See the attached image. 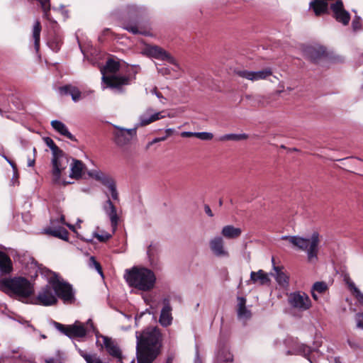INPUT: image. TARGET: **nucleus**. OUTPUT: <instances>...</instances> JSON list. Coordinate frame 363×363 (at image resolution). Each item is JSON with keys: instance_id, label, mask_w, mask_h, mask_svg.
Wrapping results in <instances>:
<instances>
[{"instance_id": "f257e3e1", "label": "nucleus", "mask_w": 363, "mask_h": 363, "mask_svg": "<svg viewBox=\"0 0 363 363\" xmlns=\"http://www.w3.org/2000/svg\"><path fill=\"white\" fill-rule=\"evenodd\" d=\"M138 363H152L160 353L162 334L156 327L147 328L136 333Z\"/></svg>"}, {"instance_id": "f03ea898", "label": "nucleus", "mask_w": 363, "mask_h": 363, "mask_svg": "<svg viewBox=\"0 0 363 363\" xmlns=\"http://www.w3.org/2000/svg\"><path fill=\"white\" fill-rule=\"evenodd\" d=\"M0 291L11 298L26 303L34 294V286L26 278L15 277L0 279Z\"/></svg>"}, {"instance_id": "7ed1b4c3", "label": "nucleus", "mask_w": 363, "mask_h": 363, "mask_svg": "<svg viewBox=\"0 0 363 363\" xmlns=\"http://www.w3.org/2000/svg\"><path fill=\"white\" fill-rule=\"evenodd\" d=\"M124 279L130 286L143 291L152 289L156 282L154 272L145 267H133L126 269Z\"/></svg>"}, {"instance_id": "20e7f679", "label": "nucleus", "mask_w": 363, "mask_h": 363, "mask_svg": "<svg viewBox=\"0 0 363 363\" xmlns=\"http://www.w3.org/2000/svg\"><path fill=\"white\" fill-rule=\"evenodd\" d=\"M281 240H288L294 247L299 250L306 252L308 262L318 260V245L320 244V234L314 231L310 238L298 235H284Z\"/></svg>"}, {"instance_id": "39448f33", "label": "nucleus", "mask_w": 363, "mask_h": 363, "mask_svg": "<svg viewBox=\"0 0 363 363\" xmlns=\"http://www.w3.org/2000/svg\"><path fill=\"white\" fill-rule=\"evenodd\" d=\"M44 141L50 148L52 154V182L55 184H58L60 182L62 172L67 168L69 162V158L67 155L55 143L52 138L46 137L44 138Z\"/></svg>"}, {"instance_id": "423d86ee", "label": "nucleus", "mask_w": 363, "mask_h": 363, "mask_svg": "<svg viewBox=\"0 0 363 363\" xmlns=\"http://www.w3.org/2000/svg\"><path fill=\"white\" fill-rule=\"evenodd\" d=\"M57 301L52 283L50 281V284L41 288L37 296L32 298L29 301H26V303L50 306L57 304Z\"/></svg>"}, {"instance_id": "0eeeda50", "label": "nucleus", "mask_w": 363, "mask_h": 363, "mask_svg": "<svg viewBox=\"0 0 363 363\" xmlns=\"http://www.w3.org/2000/svg\"><path fill=\"white\" fill-rule=\"evenodd\" d=\"M55 328L69 338L84 337L86 330L80 322L76 321L73 325H65L60 323L53 322Z\"/></svg>"}, {"instance_id": "6e6552de", "label": "nucleus", "mask_w": 363, "mask_h": 363, "mask_svg": "<svg viewBox=\"0 0 363 363\" xmlns=\"http://www.w3.org/2000/svg\"><path fill=\"white\" fill-rule=\"evenodd\" d=\"M55 296L65 303H72L75 300L72 286L67 282L56 280L52 281Z\"/></svg>"}, {"instance_id": "1a4fd4ad", "label": "nucleus", "mask_w": 363, "mask_h": 363, "mask_svg": "<svg viewBox=\"0 0 363 363\" xmlns=\"http://www.w3.org/2000/svg\"><path fill=\"white\" fill-rule=\"evenodd\" d=\"M288 302L292 308L300 311L308 310L312 305L309 296L302 291L291 293L288 297Z\"/></svg>"}, {"instance_id": "9d476101", "label": "nucleus", "mask_w": 363, "mask_h": 363, "mask_svg": "<svg viewBox=\"0 0 363 363\" xmlns=\"http://www.w3.org/2000/svg\"><path fill=\"white\" fill-rule=\"evenodd\" d=\"M145 52L149 57L167 61L169 63L174 65L177 69H180L177 60L168 52L158 45H147L145 48Z\"/></svg>"}, {"instance_id": "9b49d317", "label": "nucleus", "mask_w": 363, "mask_h": 363, "mask_svg": "<svg viewBox=\"0 0 363 363\" xmlns=\"http://www.w3.org/2000/svg\"><path fill=\"white\" fill-rule=\"evenodd\" d=\"M234 73L240 77L254 82L267 79L273 74V71L271 67H266L255 72L235 69Z\"/></svg>"}, {"instance_id": "f8f14e48", "label": "nucleus", "mask_w": 363, "mask_h": 363, "mask_svg": "<svg viewBox=\"0 0 363 363\" xmlns=\"http://www.w3.org/2000/svg\"><path fill=\"white\" fill-rule=\"evenodd\" d=\"M114 141L118 146H124L128 144L134 136L136 135V128L125 129L115 126Z\"/></svg>"}, {"instance_id": "ddd939ff", "label": "nucleus", "mask_w": 363, "mask_h": 363, "mask_svg": "<svg viewBox=\"0 0 363 363\" xmlns=\"http://www.w3.org/2000/svg\"><path fill=\"white\" fill-rule=\"evenodd\" d=\"M122 28L133 35L140 34L145 36H152L148 25L140 24L135 21L129 20L124 21Z\"/></svg>"}, {"instance_id": "4468645a", "label": "nucleus", "mask_w": 363, "mask_h": 363, "mask_svg": "<svg viewBox=\"0 0 363 363\" xmlns=\"http://www.w3.org/2000/svg\"><path fill=\"white\" fill-rule=\"evenodd\" d=\"M210 248L216 257H228L229 253L224 247V240L221 236H216L209 241Z\"/></svg>"}, {"instance_id": "2eb2a0df", "label": "nucleus", "mask_w": 363, "mask_h": 363, "mask_svg": "<svg viewBox=\"0 0 363 363\" xmlns=\"http://www.w3.org/2000/svg\"><path fill=\"white\" fill-rule=\"evenodd\" d=\"M103 80L111 88L120 89L123 85H127L130 82V78L126 76H109L103 77Z\"/></svg>"}, {"instance_id": "dca6fc26", "label": "nucleus", "mask_w": 363, "mask_h": 363, "mask_svg": "<svg viewBox=\"0 0 363 363\" xmlns=\"http://www.w3.org/2000/svg\"><path fill=\"white\" fill-rule=\"evenodd\" d=\"M104 210L108 216L111 227L113 228V231H115L118 224L119 218L117 215L116 208L109 198L104 206Z\"/></svg>"}, {"instance_id": "f3484780", "label": "nucleus", "mask_w": 363, "mask_h": 363, "mask_svg": "<svg viewBox=\"0 0 363 363\" xmlns=\"http://www.w3.org/2000/svg\"><path fill=\"white\" fill-rule=\"evenodd\" d=\"M163 304L164 306L161 310L159 322L162 326L167 327L171 325L172 321V316L171 313L172 307L170 306L168 298L163 299Z\"/></svg>"}, {"instance_id": "a211bd4d", "label": "nucleus", "mask_w": 363, "mask_h": 363, "mask_svg": "<svg viewBox=\"0 0 363 363\" xmlns=\"http://www.w3.org/2000/svg\"><path fill=\"white\" fill-rule=\"evenodd\" d=\"M330 7L325 1L312 0L309 3V9H311L315 16H320L330 13Z\"/></svg>"}, {"instance_id": "6ab92c4d", "label": "nucleus", "mask_w": 363, "mask_h": 363, "mask_svg": "<svg viewBox=\"0 0 363 363\" xmlns=\"http://www.w3.org/2000/svg\"><path fill=\"white\" fill-rule=\"evenodd\" d=\"M57 91L59 94L62 96L70 95L74 102L79 101L82 98V92L80 90L77 86L72 84H66L60 86Z\"/></svg>"}, {"instance_id": "aec40b11", "label": "nucleus", "mask_w": 363, "mask_h": 363, "mask_svg": "<svg viewBox=\"0 0 363 363\" xmlns=\"http://www.w3.org/2000/svg\"><path fill=\"white\" fill-rule=\"evenodd\" d=\"M102 338L107 352L113 357L121 359L122 352L118 345L111 337L102 336Z\"/></svg>"}, {"instance_id": "412c9836", "label": "nucleus", "mask_w": 363, "mask_h": 363, "mask_svg": "<svg viewBox=\"0 0 363 363\" xmlns=\"http://www.w3.org/2000/svg\"><path fill=\"white\" fill-rule=\"evenodd\" d=\"M306 57L313 62H317L325 54V50L323 47L309 46L304 50Z\"/></svg>"}, {"instance_id": "4be33fe9", "label": "nucleus", "mask_w": 363, "mask_h": 363, "mask_svg": "<svg viewBox=\"0 0 363 363\" xmlns=\"http://www.w3.org/2000/svg\"><path fill=\"white\" fill-rule=\"evenodd\" d=\"M242 233L240 228L235 227L233 225H227L223 227L221 235L226 239L234 240L238 238Z\"/></svg>"}, {"instance_id": "5701e85b", "label": "nucleus", "mask_w": 363, "mask_h": 363, "mask_svg": "<svg viewBox=\"0 0 363 363\" xmlns=\"http://www.w3.org/2000/svg\"><path fill=\"white\" fill-rule=\"evenodd\" d=\"M52 128L60 135L69 138L72 141H77L76 138L69 131L65 123L58 120H54L51 122Z\"/></svg>"}, {"instance_id": "b1692460", "label": "nucleus", "mask_w": 363, "mask_h": 363, "mask_svg": "<svg viewBox=\"0 0 363 363\" xmlns=\"http://www.w3.org/2000/svg\"><path fill=\"white\" fill-rule=\"evenodd\" d=\"M88 174L90 177L100 182L103 185L107 187L114 182L111 177L99 169L91 170L88 172Z\"/></svg>"}, {"instance_id": "393cba45", "label": "nucleus", "mask_w": 363, "mask_h": 363, "mask_svg": "<svg viewBox=\"0 0 363 363\" xmlns=\"http://www.w3.org/2000/svg\"><path fill=\"white\" fill-rule=\"evenodd\" d=\"M44 232L47 235H52L65 241H68L69 240V232L63 227L55 228L49 227L45 228Z\"/></svg>"}, {"instance_id": "a878e982", "label": "nucleus", "mask_w": 363, "mask_h": 363, "mask_svg": "<svg viewBox=\"0 0 363 363\" xmlns=\"http://www.w3.org/2000/svg\"><path fill=\"white\" fill-rule=\"evenodd\" d=\"M311 351L312 350L311 347L306 345H296L291 350H289L286 351V354H301L306 357L310 361L311 363H313L312 360L309 357Z\"/></svg>"}, {"instance_id": "bb28decb", "label": "nucleus", "mask_w": 363, "mask_h": 363, "mask_svg": "<svg viewBox=\"0 0 363 363\" xmlns=\"http://www.w3.org/2000/svg\"><path fill=\"white\" fill-rule=\"evenodd\" d=\"M13 270L11 258L5 252L0 251V272L2 274H10Z\"/></svg>"}, {"instance_id": "cd10ccee", "label": "nucleus", "mask_w": 363, "mask_h": 363, "mask_svg": "<svg viewBox=\"0 0 363 363\" xmlns=\"http://www.w3.org/2000/svg\"><path fill=\"white\" fill-rule=\"evenodd\" d=\"M237 313L239 318L250 319L252 313L246 307V298L242 296L238 297Z\"/></svg>"}, {"instance_id": "c85d7f7f", "label": "nucleus", "mask_w": 363, "mask_h": 363, "mask_svg": "<svg viewBox=\"0 0 363 363\" xmlns=\"http://www.w3.org/2000/svg\"><path fill=\"white\" fill-rule=\"evenodd\" d=\"M84 163L79 160L72 159V163L71 164V172L69 177L72 179H79L82 178V172L84 169Z\"/></svg>"}, {"instance_id": "c756f323", "label": "nucleus", "mask_w": 363, "mask_h": 363, "mask_svg": "<svg viewBox=\"0 0 363 363\" xmlns=\"http://www.w3.org/2000/svg\"><path fill=\"white\" fill-rule=\"evenodd\" d=\"M233 361V355L230 352L225 348H222L217 352L215 363L231 362Z\"/></svg>"}, {"instance_id": "7c9ffc66", "label": "nucleus", "mask_w": 363, "mask_h": 363, "mask_svg": "<svg viewBox=\"0 0 363 363\" xmlns=\"http://www.w3.org/2000/svg\"><path fill=\"white\" fill-rule=\"evenodd\" d=\"M250 279L254 283L259 281L261 285L266 284L269 281L267 274L262 269H259L257 272H252Z\"/></svg>"}, {"instance_id": "2f4dec72", "label": "nucleus", "mask_w": 363, "mask_h": 363, "mask_svg": "<svg viewBox=\"0 0 363 363\" xmlns=\"http://www.w3.org/2000/svg\"><path fill=\"white\" fill-rule=\"evenodd\" d=\"M164 116H162L161 112L151 113L150 116L146 114L141 115L140 116V125L141 126L147 125L155 121L162 118Z\"/></svg>"}, {"instance_id": "473e14b6", "label": "nucleus", "mask_w": 363, "mask_h": 363, "mask_svg": "<svg viewBox=\"0 0 363 363\" xmlns=\"http://www.w3.org/2000/svg\"><path fill=\"white\" fill-rule=\"evenodd\" d=\"M41 24L40 22L37 20L35 21L33 28V38L34 40V46L36 51H38L40 48V32H41Z\"/></svg>"}, {"instance_id": "72a5a7b5", "label": "nucleus", "mask_w": 363, "mask_h": 363, "mask_svg": "<svg viewBox=\"0 0 363 363\" xmlns=\"http://www.w3.org/2000/svg\"><path fill=\"white\" fill-rule=\"evenodd\" d=\"M272 262L273 264L274 270L276 272V280L279 284H287L289 283V277L284 273L279 267L274 265V258L272 257Z\"/></svg>"}, {"instance_id": "f704fd0d", "label": "nucleus", "mask_w": 363, "mask_h": 363, "mask_svg": "<svg viewBox=\"0 0 363 363\" xmlns=\"http://www.w3.org/2000/svg\"><path fill=\"white\" fill-rule=\"evenodd\" d=\"M249 138L248 135L246 133L241 134H235V133H230L222 135L219 140L220 141L225 140H233V141H240L247 140Z\"/></svg>"}, {"instance_id": "c9c22d12", "label": "nucleus", "mask_w": 363, "mask_h": 363, "mask_svg": "<svg viewBox=\"0 0 363 363\" xmlns=\"http://www.w3.org/2000/svg\"><path fill=\"white\" fill-rule=\"evenodd\" d=\"M79 353L86 363H106L104 362L96 354H88L84 351H80Z\"/></svg>"}, {"instance_id": "e433bc0d", "label": "nucleus", "mask_w": 363, "mask_h": 363, "mask_svg": "<svg viewBox=\"0 0 363 363\" xmlns=\"http://www.w3.org/2000/svg\"><path fill=\"white\" fill-rule=\"evenodd\" d=\"M105 69L108 72L116 73L120 69V63L118 61H115L113 59H108L106 61Z\"/></svg>"}, {"instance_id": "4c0bfd02", "label": "nucleus", "mask_w": 363, "mask_h": 363, "mask_svg": "<svg viewBox=\"0 0 363 363\" xmlns=\"http://www.w3.org/2000/svg\"><path fill=\"white\" fill-rule=\"evenodd\" d=\"M89 267L90 268H94L102 277H104V272L100 263L97 262L95 257L93 256L90 257L89 258Z\"/></svg>"}, {"instance_id": "58836bf2", "label": "nucleus", "mask_w": 363, "mask_h": 363, "mask_svg": "<svg viewBox=\"0 0 363 363\" xmlns=\"http://www.w3.org/2000/svg\"><path fill=\"white\" fill-rule=\"evenodd\" d=\"M312 289L313 291L319 294H323L328 290V287L325 281H316L313 284Z\"/></svg>"}, {"instance_id": "ea45409f", "label": "nucleus", "mask_w": 363, "mask_h": 363, "mask_svg": "<svg viewBox=\"0 0 363 363\" xmlns=\"http://www.w3.org/2000/svg\"><path fill=\"white\" fill-rule=\"evenodd\" d=\"M94 238H96L99 242H105L108 240L111 237V234L107 232H103L101 234H98L96 233H94L93 234Z\"/></svg>"}, {"instance_id": "a19ab883", "label": "nucleus", "mask_w": 363, "mask_h": 363, "mask_svg": "<svg viewBox=\"0 0 363 363\" xmlns=\"http://www.w3.org/2000/svg\"><path fill=\"white\" fill-rule=\"evenodd\" d=\"M108 189L111 191L112 199L113 200H115V201H118L119 200V196H118V193L117 189H116V185L115 181L113 183H111L108 186Z\"/></svg>"}, {"instance_id": "79ce46f5", "label": "nucleus", "mask_w": 363, "mask_h": 363, "mask_svg": "<svg viewBox=\"0 0 363 363\" xmlns=\"http://www.w3.org/2000/svg\"><path fill=\"white\" fill-rule=\"evenodd\" d=\"M196 138L201 140H211L213 138V135L208 132H197Z\"/></svg>"}, {"instance_id": "37998d69", "label": "nucleus", "mask_w": 363, "mask_h": 363, "mask_svg": "<svg viewBox=\"0 0 363 363\" xmlns=\"http://www.w3.org/2000/svg\"><path fill=\"white\" fill-rule=\"evenodd\" d=\"M146 9L145 8L134 7L130 11L131 16L139 17L143 13H145Z\"/></svg>"}, {"instance_id": "c03bdc74", "label": "nucleus", "mask_w": 363, "mask_h": 363, "mask_svg": "<svg viewBox=\"0 0 363 363\" xmlns=\"http://www.w3.org/2000/svg\"><path fill=\"white\" fill-rule=\"evenodd\" d=\"M355 320L357 322V326L363 329V313H357L356 315Z\"/></svg>"}, {"instance_id": "a18cd8bd", "label": "nucleus", "mask_w": 363, "mask_h": 363, "mask_svg": "<svg viewBox=\"0 0 363 363\" xmlns=\"http://www.w3.org/2000/svg\"><path fill=\"white\" fill-rule=\"evenodd\" d=\"M158 73L162 76L169 75L171 74V69L167 67H157Z\"/></svg>"}, {"instance_id": "49530a36", "label": "nucleus", "mask_w": 363, "mask_h": 363, "mask_svg": "<svg viewBox=\"0 0 363 363\" xmlns=\"http://www.w3.org/2000/svg\"><path fill=\"white\" fill-rule=\"evenodd\" d=\"M49 45L52 50L57 52L60 49V42H50Z\"/></svg>"}, {"instance_id": "de8ad7c7", "label": "nucleus", "mask_w": 363, "mask_h": 363, "mask_svg": "<svg viewBox=\"0 0 363 363\" xmlns=\"http://www.w3.org/2000/svg\"><path fill=\"white\" fill-rule=\"evenodd\" d=\"M197 132L184 131L181 133V136L184 138L196 137Z\"/></svg>"}, {"instance_id": "09e8293b", "label": "nucleus", "mask_w": 363, "mask_h": 363, "mask_svg": "<svg viewBox=\"0 0 363 363\" xmlns=\"http://www.w3.org/2000/svg\"><path fill=\"white\" fill-rule=\"evenodd\" d=\"M354 294L359 302L363 303V294L360 291V290L358 289L357 291L354 292Z\"/></svg>"}, {"instance_id": "8fccbe9b", "label": "nucleus", "mask_w": 363, "mask_h": 363, "mask_svg": "<svg viewBox=\"0 0 363 363\" xmlns=\"http://www.w3.org/2000/svg\"><path fill=\"white\" fill-rule=\"evenodd\" d=\"M347 286L350 289L352 290L354 293L357 291L359 289L355 286L354 283L350 280L347 281Z\"/></svg>"}, {"instance_id": "3c124183", "label": "nucleus", "mask_w": 363, "mask_h": 363, "mask_svg": "<svg viewBox=\"0 0 363 363\" xmlns=\"http://www.w3.org/2000/svg\"><path fill=\"white\" fill-rule=\"evenodd\" d=\"M204 211H205V213L210 217H213V214L212 213V211L210 208V206L207 204H206L204 206Z\"/></svg>"}, {"instance_id": "603ef678", "label": "nucleus", "mask_w": 363, "mask_h": 363, "mask_svg": "<svg viewBox=\"0 0 363 363\" xmlns=\"http://www.w3.org/2000/svg\"><path fill=\"white\" fill-rule=\"evenodd\" d=\"M166 139H167V136H163V137H160V138H155V139L152 140V141L150 143V144H154V143H156L164 141Z\"/></svg>"}, {"instance_id": "864d4df0", "label": "nucleus", "mask_w": 363, "mask_h": 363, "mask_svg": "<svg viewBox=\"0 0 363 363\" xmlns=\"http://www.w3.org/2000/svg\"><path fill=\"white\" fill-rule=\"evenodd\" d=\"M45 363H62L60 359H55L54 358H48L45 359Z\"/></svg>"}, {"instance_id": "5fc2aeb1", "label": "nucleus", "mask_w": 363, "mask_h": 363, "mask_svg": "<svg viewBox=\"0 0 363 363\" xmlns=\"http://www.w3.org/2000/svg\"><path fill=\"white\" fill-rule=\"evenodd\" d=\"M166 135L164 136H167V138L172 135L174 133V129L173 128H167L165 130Z\"/></svg>"}, {"instance_id": "6e6d98bb", "label": "nucleus", "mask_w": 363, "mask_h": 363, "mask_svg": "<svg viewBox=\"0 0 363 363\" xmlns=\"http://www.w3.org/2000/svg\"><path fill=\"white\" fill-rule=\"evenodd\" d=\"M35 164V159H28V167H33Z\"/></svg>"}, {"instance_id": "4d7b16f0", "label": "nucleus", "mask_w": 363, "mask_h": 363, "mask_svg": "<svg viewBox=\"0 0 363 363\" xmlns=\"http://www.w3.org/2000/svg\"><path fill=\"white\" fill-rule=\"evenodd\" d=\"M8 162L10 164V165H11V167H12V169H13L15 172H16V171H17V167H16V164L13 161L9 160Z\"/></svg>"}, {"instance_id": "13d9d810", "label": "nucleus", "mask_w": 363, "mask_h": 363, "mask_svg": "<svg viewBox=\"0 0 363 363\" xmlns=\"http://www.w3.org/2000/svg\"><path fill=\"white\" fill-rule=\"evenodd\" d=\"M8 162L10 164V165H11V167H12V169H13L15 172H16V171H17V167H16V164L13 161L9 160Z\"/></svg>"}, {"instance_id": "bf43d9fd", "label": "nucleus", "mask_w": 363, "mask_h": 363, "mask_svg": "<svg viewBox=\"0 0 363 363\" xmlns=\"http://www.w3.org/2000/svg\"><path fill=\"white\" fill-rule=\"evenodd\" d=\"M315 292L316 291H313V289L311 288V295H312V297L313 298V299L318 300V297L316 295Z\"/></svg>"}, {"instance_id": "052dcab7", "label": "nucleus", "mask_w": 363, "mask_h": 363, "mask_svg": "<svg viewBox=\"0 0 363 363\" xmlns=\"http://www.w3.org/2000/svg\"><path fill=\"white\" fill-rule=\"evenodd\" d=\"M66 225L72 231H73L74 233L76 232L75 227L73 225L68 224V223H67Z\"/></svg>"}, {"instance_id": "680f3d73", "label": "nucleus", "mask_w": 363, "mask_h": 363, "mask_svg": "<svg viewBox=\"0 0 363 363\" xmlns=\"http://www.w3.org/2000/svg\"><path fill=\"white\" fill-rule=\"evenodd\" d=\"M359 23L356 22L354 20L352 21V27L354 30H356L358 28Z\"/></svg>"}, {"instance_id": "e2e57ef3", "label": "nucleus", "mask_w": 363, "mask_h": 363, "mask_svg": "<svg viewBox=\"0 0 363 363\" xmlns=\"http://www.w3.org/2000/svg\"><path fill=\"white\" fill-rule=\"evenodd\" d=\"M294 340L292 338H287L285 340L286 344L289 345L291 342H293Z\"/></svg>"}, {"instance_id": "0e129e2a", "label": "nucleus", "mask_w": 363, "mask_h": 363, "mask_svg": "<svg viewBox=\"0 0 363 363\" xmlns=\"http://www.w3.org/2000/svg\"><path fill=\"white\" fill-rule=\"evenodd\" d=\"M60 222L62 224H66L65 223V216L62 215L61 216L60 218Z\"/></svg>"}, {"instance_id": "69168bd1", "label": "nucleus", "mask_w": 363, "mask_h": 363, "mask_svg": "<svg viewBox=\"0 0 363 363\" xmlns=\"http://www.w3.org/2000/svg\"><path fill=\"white\" fill-rule=\"evenodd\" d=\"M173 362V358L171 357H169L167 359V361H166V363H172Z\"/></svg>"}, {"instance_id": "338daca9", "label": "nucleus", "mask_w": 363, "mask_h": 363, "mask_svg": "<svg viewBox=\"0 0 363 363\" xmlns=\"http://www.w3.org/2000/svg\"><path fill=\"white\" fill-rule=\"evenodd\" d=\"M333 363H342L339 357H335Z\"/></svg>"}, {"instance_id": "774afa93", "label": "nucleus", "mask_w": 363, "mask_h": 363, "mask_svg": "<svg viewBox=\"0 0 363 363\" xmlns=\"http://www.w3.org/2000/svg\"><path fill=\"white\" fill-rule=\"evenodd\" d=\"M194 363H201V362L200 359L199 358V357L195 359Z\"/></svg>"}]
</instances>
